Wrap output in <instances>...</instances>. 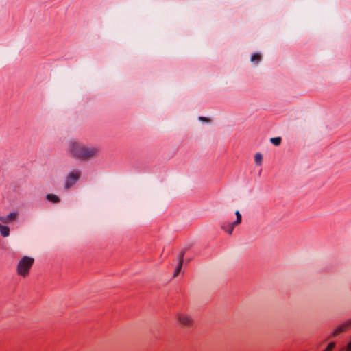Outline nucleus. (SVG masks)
<instances>
[{
	"mask_svg": "<svg viewBox=\"0 0 351 351\" xmlns=\"http://www.w3.org/2000/svg\"><path fill=\"white\" fill-rule=\"evenodd\" d=\"M69 152L76 158L86 160L96 156L99 149L95 147H88L78 141H71L69 145Z\"/></svg>",
	"mask_w": 351,
	"mask_h": 351,
	"instance_id": "f257e3e1",
	"label": "nucleus"
},
{
	"mask_svg": "<svg viewBox=\"0 0 351 351\" xmlns=\"http://www.w3.org/2000/svg\"><path fill=\"white\" fill-rule=\"evenodd\" d=\"M34 263V259L33 258L24 256L18 263L16 267L17 274L23 278L29 276Z\"/></svg>",
	"mask_w": 351,
	"mask_h": 351,
	"instance_id": "f03ea898",
	"label": "nucleus"
},
{
	"mask_svg": "<svg viewBox=\"0 0 351 351\" xmlns=\"http://www.w3.org/2000/svg\"><path fill=\"white\" fill-rule=\"evenodd\" d=\"M176 319L183 326L189 327L192 326L193 320L192 317L184 313H178L176 315Z\"/></svg>",
	"mask_w": 351,
	"mask_h": 351,
	"instance_id": "7ed1b4c3",
	"label": "nucleus"
},
{
	"mask_svg": "<svg viewBox=\"0 0 351 351\" xmlns=\"http://www.w3.org/2000/svg\"><path fill=\"white\" fill-rule=\"evenodd\" d=\"M80 176V172L78 171H73L71 172L66 178L65 187L69 189L73 186L78 180Z\"/></svg>",
	"mask_w": 351,
	"mask_h": 351,
	"instance_id": "20e7f679",
	"label": "nucleus"
},
{
	"mask_svg": "<svg viewBox=\"0 0 351 351\" xmlns=\"http://www.w3.org/2000/svg\"><path fill=\"white\" fill-rule=\"evenodd\" d=\"M237 220L232 223L228 224V226H226L224 223L221 226V228L223 230H224L228 234H232L233 229L235 226L239 224L241 221V215L239 211H237L236 213Z\"/></svg>",
	"mask_w": 351,
	"mask_h": 351,
	"instance_id": "39448f33",
	"label": "nucleus"
},
{
	"mask_svg": "<svg viewBox=\"0 0 351 351\" xmlns=\"http://www.w3.org/2000/svg\"><path fill=\"white\" fill-rule=\"evenodd\" d=\"M351 326V319L347 320L344 323H343L341 325H340L335 331L333 335H338L343 331L347 330L349 327Z\"/></svg>",
	"mask_w": 351,
	"mask_h": 351,
	"instance_id": "423d86ee",
	"label": "nucleus"
},
{
	"mask_svg": "<svg viewBox=\"0 0 351 351\" xmlns=\"http://www.w3.org/2000/svg\"><path fill=\"white\" fill-rule=\"evenodd\" d=\"M18 216L16 213H11L6 217H0V221L2 223H7L14 221Z\"/></svg>",
	"mask_w": 351,
	"mask_h": 351,
	"instance_id": "0eeeda50",
	"label": "nucleus"
},
{
	"mask_svg": "<svg viewBox=\"0 0 351 351\" xmlns=\"http://www.w3.org/2000/svg\"><path fill=\"white\" fill-rule=\"evenodd\" d=\"M183 263V254H180L179 257V263L177 266V268L174 272L173 277H177L181 270Z\"/></svg>",
	"mask_w": 351,
	"mask_h": 351,
	"instance_id": "6e6552de",
	"label": "nucleus"
},
{
	"mask_svg": "<svg viewBox=\"0 0 351 351\" xmlns=\"http://www.w3.org/2000/svg\"><path fill=\"white\" fill-rule=\"evenodd\" d=\"M0 232L2 236L8 237L10 234V229L8 226H3L0 223Z\"/></svg>",
	"mask_w": 351,
	"mask_h": 351,
	"instance_id": "1a4fd4ad",
	"label": "nucleus"
},
{
	"mask_svg": "<svg viewBox=\"0 0 351 351\" xmlns=\"http://www.w3.org/2000/svg\"><path fill=\"white\" fill-rule=\"evenodd\" d=\"M47 199L49 201L54 202V203L58 202L59 200H60L58 197L57 195H53V194H49V195H47Z\"/></svg>",
	"mask_w": 351,
	"mask_h": 351,
	"instance_id": "9d476101",
	"label": "nucleus"
},
{
	"mask_svg": "<svg viewBox=\"0 0 351 351\" xmlns=\"http://www.w3.org/2000/svg\"><path fill=\"white\" fill-rule=\"evenodd\" d=\"M261 60V56L259 53H254L251 57V61L255 63H258Z\"/></svg>",
	"mask_w": 351,
	"mask_h": 351,
	"instance_id": "9b49d317",
	"label": "nucleus"
},
{
	"mask_svg": "<svg viewBox=\"0 0 351 351\" xmlns=\"http://www.w3.org/2000/svg\"><path fill=\"white\" fill-rule=\"evenodd\" d=\"M262 159H263V157H262V155L259 153H257L255 156H254V160H255V162L256 164L258 165H261V162H262Z\"/></svg>",
	"mask_w": 351,
	"mask_h": 351,
	"instance_id": "f8f14e48",
	"label": "nucleus"
},
{
	"mask_svg": "<svg viewBox=\"0 0 351 351\" xmlns=\"http://www.w3.org/2000/svg\"><path fill=\"white\" fill-rule=\"evenodd\" d=\"M271 142L275 145H279L281 143V138L280 137L272 138Z\"/></svg>",
	"mask_w": 351,
	"mask_h": 351,
	"instance_id": "ddd939ff",
	"label": "nucleus"
},
{
	"mask_svg": "<svg viewBox=\"0 0 351 351\" xmlns=\"http://www.w3.org/2000/svg\"><path fill=\"white\" fill-rule=\"evenodd\" d=\"M335 343L333 342H331L328 345L327 348L324 350V351H332V350L335 348Z\"/></svg>",
	"mask_w": 351,
	"mask_h": 351,
	"instance_id": "4468645a",
	"label": "nucleus"
},
{
	"mask_svg": "<svg viewBox=\"0 0 351 351\" xmlns=\"http://www.w3.org/2000/svg\"><path fill=\"white\" fill-rule=\"evenodd\" d=\"M346 351H351V341L347 345Z\"/></svg>",
	"mask_w": 351,
	"mask_h": 351,
	"instance_id": "2eb2a0df",
	"label": "nucleus"
},
{
	"mask_svg": "<svg viewBox=\"0 0 351 351\" xmlns=\"http://www.w3.org/2000/svg\"><path fill=\"white\" fill-rule=\"evenodd\" d=\"M199 119L202 120V121H209V119L208 118L203 117H200Z\"/></svg>",
	"mask_w": 351,
	"mask_h": 351,
	"instance_id": "dca6fc26",
	"label": "nucleus"
}]
</instances>
